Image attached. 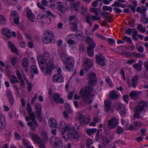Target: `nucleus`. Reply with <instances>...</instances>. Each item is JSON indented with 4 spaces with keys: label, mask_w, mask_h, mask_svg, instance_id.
Returning <instances> with one entry per match:
<instances>
[{
    "label": "nucleus",
    "mask_w": 148,
    "mask_h": 148,
    "mask_svg": "<svg viewBox=\"0 0 148 148\" xmlns=\"http://www.w3.org/2000/svg\"><path fill=\"white\" fill-rule=\"evenodd\" d=\"M6 125L5 118L0 112V129H3Z\"/></svg>",
    "instance_id": "nucleus-23"
},
{
    "label": "nucleus",
    "mask_w": 148,
    "mask_h": 148,
    "mask_svg": "<svg viewBox=\"0 0 148 148\" xmlns=\"http://www.w3.org/2000/svg\"><path fill=\"white\" fill-rule=\"evenodd\" d=\"M58 9L62 13L65 12L66 10H68L69 8L66 6V3L61 2H58Z\"/></svg>",
    "instance_id": "nucleus-17"
},
{
    "label": "nucleus",
    "mask_w": 148,
    "mask_h": 148,
    "mask_svg": "<svg viewBox=\"0 0 148 148\" xmlns=\"http://www.w3.org/2000/svg\"><path fill=\"white\" fill-rule=\"evenodd\" d=\"M70 126V125L67 124L65 121H61L59 123V127L60 129H62V134L63 137L66 140V137L64 134L66 132L68 131V129Z\"/></svg>",
    "instance_id": "nucleus-7"
},
{
    "label": "nucleus",
    "mask_w": 148,
    "mask_h": 148,
    "mask_svg": "<svg viewBox=\"0 0 148 148\" xmlns=\"http://www.w3.org/2000/svg\"><path fill=\"white\" fill-rule=\"evenodd\" d=\"M50 143L55 148H62L63 143L60 138L52 136L50 140Z\"/></svg>",
    "instance_id": "nucleus-5"
},
{
    "label": "nucleus",
    "mask_w": 148,
    "mask_h": 148,
    "mask_svg": "<svg viewBox=\"0 0 148 148\" xmlns=\"http://www.w3.org/2000/svg\"><path fill=\"white\" fill-rule=\"evenodd\" d=\"M123 54L126 55V57L130 58L132 56V53L126 52L123 53Z\"/></svg>",
    "instance_id": "nucleus-63"
},
{
    "label": "nucleus",
    "mask_w": 148,
    "mask_h": 148,
    "mask_svg": "<svg viewBox=\"0 0 148 148\" xmlns=\"http://www.w3.org/2000/svg\"><path fill=\"white\" fill-rule=\"evenodd\" d=\"M147 8L145 6H143L141 8V10L140 12L141 14L144 15V14L145 12L147 10Z\"/></svg>",
    "instance_id": "nucleus-55"
},
{
    "label": "nucleus",
    "mask_w": 148,
    "mask_h": 148,
    "mask_svg": "<svg viewBox=\"0 0 148 148\" xmlns=\"http://www.w3.org/2000/svg\"><path fill=\"white\" fill-rule=\"evenodd\" d=\"M86 41L88 43H89V45H92L93 44H95L92 39L90 37H88L86 38Z\"/></svg>",
    "instance_id": "nucleus-45"
},
{
    "label": "nucleus",
    "mask_w": 148,
    "mask_h": 148,
    "mask_svg": "<svg viewBox=\"0 0 148 148\" xmlns=\"http://www.w3.org/2000/svg\"><path fill=\"white\" fill-rule=\"evenodd\" d=\"M134 125L135 127H138L141 126L142 124L140 121H136L134 122Z\"/></svg>",
    "instance_id": "nucleus-47"
},
{
    "label": "nucleus",
    "mask_w": 148,
    "mask_h": 148,
    "mask_svg": "<svg viewBox=\"0 0 148 148\" xmlns=\"http://www.w3.org/2000/svg\"><path fill=\"white\" fill-rule=\"evenodd\" d=\"M97 131L95 128L88 129L87 130V133L89 135L93 134Z\"/></svg>",
    "instance_id": "nucleus-40"
},
{
    "label": "nucleus",
    "mask_w": 148,
    "mask_h": 148,
    "mask_svg": "<svg viewBox=\"0 0 148 148\" xmlns=\"http://www.w3.org/2000/svg\"><path fill=\"white\" fill-rule=\"evenodd\" d=\"M102 9L104 11L108 10L110 12H111L112 10V7H108L106 5L103 6L102 7Z\"/></svg>",
    "instance_id": "nucleus-49"
},
{
    "label": "nucleus",
    "mask_w": 148,
    "mask_h": 148,
    "mask_svg": "<svg viewBox=\"0 0 148 148\" xmlns=\"http://www.w3.org/2000/svg\"><path fill=\"white\" fill-rule=\"evenodd\" d=\"M146 29V27H143L142 25L141 24H139L137 27V29L140 31V32L142 33H144L145 32Z\"/></svg>",
    "instance_id": "nucleus-38"
},
{
    "label": "nucleus",
    "mask_w": 148,
    "mask_h": 148,
    "mask_svg": "<svg viewBox=\"0 0 148 148\" xmlns=\"http://www.w3.org/2000/svg\"><path fill=\"white\" fill-rule=\"evenodd\" d=\"M119 95L117 94L114 91H112L110 92V97L112 100L117 99L119 97Z\"/></svg>",
    "instance_id": "nucleus-31"
},
{
    "label": "nucleus",
    "mask_w": 148,
    "mask_h": 148,
    "mask_svg": "<svg viewBox=\"0 0 148 148\" xmlns=\"http://www.w3.org/2000/svg\"><path fill=\"white\" fill-rule=\"evenodd\" d=\"M84 69L86 71H88L93 65V62L92 60L88 59H87L84 61Z\"/></svg>",
    "instance_id": "nucleus-20"
},
{
    "label": "nucleus",
    "mask_w": 148,
    "mask_h": 148,
    "mask_svg": "<svg viewBox=\"0 0 148 148\" xmlns=\"http://www.w3.org/2000/svg\"><path fill=\"white\" fill-rule=\"evenodd\" d=\"M46 13L48 15L47 16H49H49H51L54 19L56 17V16L55 15H54L49 11H47Z\"/></svg>",
    "instance_id": "nucleus-59"
},
{
    "label": "nucleus",
    "mask_w": 148,
    "mask_h": 148,
    "mask_svg": "<svg viewBox=\"0 0 148 148\" xmlns=\"http://www.w3.org/2000/svg\"><path fill=\"white\" fill-rule=\"evenodd\" d=\"M110 141L107 137H103V146L105 147H107Z\"/></svg>",
    "instance_id": "nucleus-36"
},
{
    "label": "nucleus",
    "mask_w": 148,
    "mask_h": 148,
    "mask_svg": "<svg viewBox=\"0 0 148 148\" xmlns=\"http://www.w3.org/2000/svg\"><path fill=\"white\" fill-rule=\"evenodd\" d=\"M60 57L63 63L66 65L65 67L66 69L69 71L72 70L75 64L74 58L71 56L67 57L66 55L63 53H61Z\"/></svg>",
    "instance_id": "nucleus-3"
},
{
    "label": "nucleus",
    "mask_w": 148,
    "mask_h": 148,
    "mask_svg": "<svg viewBox=\"0 0 148 148\" xmlns=\"http://www.w3.org/2000/svg\"><path fill=\"white\" fill-rule=\"evenodd\" d=\"M118 123V120L115 118H112L109 120L108 122V128L112 129L115 128L117 125Z\"/></svg>",
    "instance_id": "nucleus-9"
},
{
    "label": "nucleus",
    "mask_w": 148,
    "mask_h": 148,
    "mask_svg": "<svg viewBox=\"0 0 148 148\" xmlns=\"http://www.w3.org/2000/svg\"><path fill=\"white\" fill-rule=\"evenodd\" d=\"M67 134L66 135V140L65 139V140H67V139L71 140L72 139H77L80 136L79 133L78 132H75L74 128L72 127L71 125L69 127L68 130Z\"/></svg>",
    "instance_id": "nucleus-6"
},
{
    "label": "nucleus",
    "mask_w": 148,
    "mask_h": 148,
    "mask_svg": "<svg viewBox=\"0 0 148 148\" xmlns=\"http://www.w3.org/2000/svg\"><path fill=\"white\" fill-rule=\"evenodd\" d=\"M54 39V37L52 32L49 30L45 31L42 38V42L45 44L50 43Z\"/></svg>",
    "instance_id": "nucleus-4"
},
{
    "label": "nucleus",
    "mask_w": 148,
    "mask_h": 148,
    "mask_svg": "<svg viewBox=\"0 0 148 148\" xmlns=\"http://www.w3.org/2000/svg\"><path fill=\"white\" fill-rule=\"evenodd\" d=\"M17 59L15 57L12 58L11 60V62L13 66H14L17 62Z\"/></svg>",
    "instance_id": "nucleus-54"
},
{
    "label": "nucleus",
    "mask_w": 148,
    "mask_h": 148,
    "mask_svg": "<svg viewBox=\"0 0 148 148\" xmlns=\"http://www.w3.org/2000/svg\"><path fill=\"white\" fill-rule=\"evenodd\" d=\"M41 134L42 136V137L43 139V140L44 141H47L48 136L47 135L46 132L45 131H43L41 132Z\"/></svg>",
    "instance_id": "nucleus-39"
},
{
    "label": "nucleus",
    "mask_w": 148,
    "mask_h": 148,
    "mask_svg": "<svg viewBox=\"0 0 148 148\" xmlns=\"http://www.w3.org/2000/svg\"><path fill=\"white\" fill-rule=\"evenodd\" d=\"M105 80L110 87L113 86V84L111 82L110 77L108 76H107L106 77Z\"/></svg>",
    "instance_id": "nucleus-50"
},
{
    "label": "nucleus",
    "mask_w": 148,
    "mask_h": 148,
    "mask_svg": "<svg viewBox=\"0 0 148 148\" xmlns=\"http://www.w3.org/2000/svg\"><path fill=\"white\" fill-rule=\"evenodd\" d=\"M78 23V21L76 20L74 22H71L69 23V24L71 25V29L73 31L77 32L78 29L77 24Z\"/></svg>",
    "instance_id": "nucleus-25"
},
{
    "label": "nucleus",
    "mask_w": 148,
    "mask_h": 148,
    "mask_svg": "<svg viewBox=\"0 0 148 148\" xmlns=\"http://www.w3.org/2000/svg\"><path fill=\"white\" fill-rule=\"evenodd\" d=\"M116 106L118 109H119L121 115L123 116H125L126 115L125 109V106L123 104L117 103Z\"/></svg>",
    "instance_id": "nucleus-19"
},
{
    "label": "nucleus",
    "mask_w": 148,
    "mask_h": 148,
    "mask_svg": "<svg viewBox=\"0 0 148 148\" xmlns=\"http://www.w3.org/2000/svg\"><path fill=\"white\" fill-rule=\"evenodd\" d=\"M96 59L97 63L101 66H103L105 64V58L101 54H98L96 55Z\"/></svg>",
    "instance_id": "nucleus-13"
},
{
    "label": "nucleus",
    "mask_w": 148,
    "mask_h": 148,
    "mask_svg": "<svg viewBox=\"0 0 148 148\" xmlns=\"http://www.w3.org/2000/svg\"><path fill=\"white\" fill-rule=\"evenodd\" d=\"M124 131V129L123 128L121 127L120 126L117 127V133L118 134H120Z\"/></svg>",
    "instance_id": "nucleus-53"
},
{
    "label": "nucleus",
    "mask_w": 148,
    "mask_h": 148,
    "mask_svg": "<svg viewBox=\"0 0 148 148\" xmlns=\"http://www.w3.org/2000/svg\"><path fill=\"white\" fill-rule=\"evenodd\" d=\"M28 88V90L29 92H31L32 90V88L33 87V85L31 83H27Z\"/></svg>",
    "instance_id": "nucleus-62"
},
{
    "label": "nucleus",
    "mask_w": 148,
    "mask_h": 148,
    "mask_svg": "<svg viewBox=\"0 0 148 148\" xmlns=\"http://www.w3.org/2000/svg\"><path fill=\"white\" fill-rule=\"evenodd\" d=\"M1 32L2 34L8 38H10L11 37V32L9 28L6 27L3 29L1 30Z\"/></svg>",
    "instance_id": "nucleus-24"
},
{
    "label": "nucleus",
    "mask_w": 148,
    "mask_h": 148,
    "mask_svg": "<svg viewBox=\"0 0 148 148\" xmlns=\"http://www.w3.org/2000/svg\"><path fill=\"white\" fill-rule=\"evenodd\" d=\"M38 19L41 20L43 23L49 24L51 23V21L50 17L46 14L42 15L41 16L38 15L37 17Z\"/></svg>",
    "instance_id": "nucleus-15"
},
{
    "label": "nucleus",
    "mask_w": 148,
    "mask_h": 148,
    "mask_svg": "<svg viewBox=\"0 0 148 148\" xmlns=\"http://www.w3.org/2000/svg\"><path fill=\"white\" fill-rule=\"evenodd\" d=\"M75 20V21L77 20L78 21V19L77 18H76L75 16L72 15L70 16L69 18V20L70 21V22H72L73 21Z\"/></svg>",
    "instance_id": "nucleus-58"
},
{
    "label": "nucleus",
    "mask_w": 148,
    "mask_h": 148,
    "mask_svg": "<svg viewBox=\"0 0 148 148\" xmlns=\"http://www.w3.org/2000/svg\"><path fill=\"white\" fill-rule=\"evenodd\" d=\"M87 79L88 83L92 86H85L81 88L79 92V95L83 102L89 105L93 101V95L91 94L93 90V86L97 84V79L96 73L94 72H90L88 74Z\"/></svg>",
    "instance_id": "nucleus-1"
},
{
    "label": "nucleus",
    "mask_w": 148,
    "mask_h": 148,
    "mask_svg": "<svg viewBox=\"0 0 148 148\" xmlns=\"http://www.w3.org/2000/svg\"><path fill=\"white\" fill-rule=\"evenodd\" d=\"M10 16L11 18L13 19L18 16L17 12L14 10L12 11L11 12Z\"/></svg>",
    "instance_id": "nucleus-46"
},
{
    "label": "nucleus",
    "mask_w": 148,
    "mask_h": 148,
    "mask_svg": "<svg viewBox=\"0 0 148 148\" xmlns=\"http://www.w3.org/2000/svg\"><path fill=\"white\" fill-rule=\"evenodd\" d=\"M64 107L68 113L71 112V108L69 103H65L64 104Z\"/></svg>",
    "instance_id": "nucleus-43"
},
{
    "label": "nucleus",
    "mask_w": 148,
    "mask_h": 148,
    "mask_svg": "<svg viewBox=\"0 0 148 148\" xmlns=\"http://www.w3.org/2000/svg\"><path fill=\"white\" fill-rule=\"evenodd\" d=\"M5 21V19L4 16L2 15H0V23H3Z\"/></svg>",
    "instance_id": "nucleus-61"
},
{
    "label": "nucleus",
    "mask_w": 148,
    "mask_h": 148,
    "mask_svg": "<svg viewBox=\"0 0 148 148\" xmlns=\"http://www.w3.org/2000/svg\"><path fill=\"white\" fill-rule=\"evenodd\" d=\"M79 5V3H75L73 4V8L75 11H77L78 10V8Z\"/></svg>",
    "instance_id": "nucleus-56"
},
{
    "label": "nucleus",
    "mask_w": 148,
    "mask_h": 148,
    "mask_svg": "<svg viewBox=\"0 0 148 148\" xmlns=\"http://www.w3.org/2000/svg\"><path fill=\"white\" fill-rule=\"evenodd\" d=\"M40 67L42 73L46 75H51L54 67L53 60L50 58V55L48 52L43 55H40L38 58Z\"/></svg>",
    "instance_id": "nucleus-2"
},
{
    "label": "nucleus",
    "mask_w": 148,
    "mask_h": 148,
    "mask_svg": "<svg viewBox=\"0 0 148 148\" xmlns=\"http://www.w3.org/2000/svg\"><path fill=\"white\" fill-rule=\"evenodd\" d=\"M86 22L89 24L90 26H92V23L91 21L90 20H95L97 21L100 19L101 18L100 17L95 15H91L89 14H88L86 16Z\"/></svg>",
    "instance_id": "nucleus-11"
},
{
    "label": "nucleus",
    "mask_w": 148,
    "mask_h": 148,
    "mask_svg": "<svg viewBox=\"0 0 148 148\" xmlns=\"http://www.w3.org/2000/svg\"><path fill=\"white\" fill-rule=\"evenodd\" d=\"M36 123L37 124V126H36L34 124V123L32 121H29L27 123V125L31 127L30 129L32 131H34L36 130V127L38 126V125L36 121Z\"/></svg>",
    "instance_id": "nucleus-34"
},
{
    "label": "nucleus",
    "mask_w": 148,
    "mask_h": 148,
    "mask_svg": "<svg viewBox=\"0 0 148 148\" xmlns=\"http://www.w3.org/2000/svg\"><path fill=\"white\" fill-rule=\"evenodd\" d=\"M27 109L29 113V116L31 119L35 124L36 126H37V124L36 123V120L35 119V116L34 113L33 112L32 108L30 103H29L27 105Z\"/></svg>",
    "instance_id": "nucleus-8"
},
{
    "label": "nucleus",
    "mask_w": 148,
    "mask_h": 148,
    "mask_svg": "<svg viewBox=\"0 0 148 148\" xmlns=\"http://www.w3.org/2000/svg\"><path fill=\"white\" fill-rule=\"evenodd\" d=\"M93 140L90 139H88L86 141V146L87 147H89L93 143Z\"/></svg>",
    "instance_id": "nucleus-44"
},
{
    "label": "nucleus",
    "mask_w": 148,
    "mask_h": 148,
    "mask_svg": "<svg viewBox=\"0 0 148 148\" xmlns=\"http://www.w3.org/2000/svg\"><path fill=\"white\" fill-rule=\"evenodd\" d=\"M14 136L15 138L18 140H20L21 139V136L20 135L16 132L14 133Z\"/></svg>",
    "instance_id": "nucleus-51"
},
{
    "label": "nucleus",
    "mask_w": 148,
    "mask_h": 148,
    "mask_svg": "<svg viewBox=\"0 0 148 148\" xmlns=\"http://www.w3.org/2000/svg\"><path fill=\"white\" fill-rule=\"evenodd\" d=\"M96 45L93 44L92 45H89L88 47L87 51L88 54L90 57H92L93 55V49L95 47Z\"/></svg>",
    "instance_id": "nucleus-27"
},
{
    "label": "nucleus",
    "mask_w": 148,
    "mask_h": 148,
    "mask_svg": "<svg viewBox=\"0 0 148 148\" xmlns=\"http://www.w3.org/2000/svg\"><path fill=\"white\" fill-rule=\"evenodd\" d=\"M32 137L34 142L39 144L40 148H45V146L44 144V141L40 138L37 134H33Z\"/></svg>",
    "instance_id": "nucleus-10"
},
{
    "label": "nucleus",
    "mask_w": 148,
    "mask_h": 148,
    "mask_svg": "<svg viewBox=\"0 0 148 148\" xmlns=\"http://www.w3.org/2000/svg\"><path fill=\"white\" fill-rule=\"evenodd\" d=\"M142 62L141 61H139L138 63L134 64L132 66L133 68L137 71H140L142 70Z\"/></svg>",
    "instance_id": "nucleus-29"
},
{
    "label": "nucleus",
    "mask_w": 148,
    "mask_h": 148,
    "mask_svg": "<svg viewBox=\"0 0 148 148\" xmlns=\"http://www.w3.org/2000/svg\"><path fill=\"white\" fill-rule=\"evenodd\" d=\"M134 127V125H130L128 129L130 131L135 130H136V128Z\"/></svg>",
    "instance_id": "nucleus-64"
},
{
    "label": "nucleus",
    "mask_w": 148,
    "mask_h": 148,
    "mask_svg": "<svg viewBox=\"0 0 148 148\" xmlns=\"http://www.w3.org/2000/svg\"><path fill=\"white\" fill-rule=\"evenodd\" d=\"M52 80L54 83L62 82L64 81V79L60 74H58L53 76Z\"/></svg>",
    "instance_id": "nucleus-16"
},
{
    "label": "nucleus",
    "mask_w": 148,
    "mask_h": 148,
    "mask_svg": "<svg viewBox=\"0 0 148 148\" xmlns=\"http://www.w3.org/2000/svg\"><path fill=\"white\" fill-rule=\"evenodd\" d=\"M31 71L32 73L35 74H38V70L37 67L35 65H32L31 67Z\"/></svg>",
    "instance_id": "nucleus-35"
},
{
    "label": "nucleus",
    "mask_w": 148,
    "mask_h": 148,
    "mask_svg": "<svg viewBox=\"0 0 148 148\" xmlns=\"http://www.w3.org/2000/svg\"><path fill=\"white\" fill-rule=\"evenodd\" d=\"M53 99L55 102L57 103H63L64 101L62 98H60L59 95L58 93H55L53 95Z\"/></svg>",
    "instance_id": "nucleus-21"
},
{
    "label": "nucleus",
    "mask_w": 148,
    "mask_h": 148,
    "mask_svg": "<svg viewBox=\"0 0 148 148\" xmlns=\"http://www.w3.org/2000/svg\"><path fill=\"white\" fill-rule=\"evenodd\" d=\"M6 94L8 98L13 97L11 91L9 90H7L6 92Z\"/></svg>",
    "instance_id": "nucleus-60"
},
{
    "label": "nucleus",
    "mask_w": 148,
    "mask_h": 148,
    "mask_svg": "<svg viewBox=\"0 0 148 148\" xmlns=\"http://www.w3.org/2000/svg\"><path fill=\"white\" fill-rule=\"evenodd\" d=\"M111 6L115 7H121L124 8L125 6V5L124 4L120 3L118 1H115L114 3Z\"/></svg>",
    "instance_id": "nucleus-37"
},
{
    "label": "nucleus",
    "mask_w": 148,
    "mask_h": 148,
    "mask_svg": "<svg viewBox=\"0 0 148 148\" xmlns=\"http://www.w3.org/2000/svg\"><path fill=\"white\" fill-rule=\"evenodd\" d=\"M8 45L9 48L11 49L12 52L16 54L18 53L17 48L14 47V45L10 42H8Z\"/></svg>",
    "instance_id": "nucleus-30"
},
{
    "label": "nucleus",
    "mask_w": 148,
    "mask_h": 148,
    "mask_svg": "<svg viewBox=\"0 0 148 148\" xmlns=\"http://www.w3.org/2000/svg\"><path fill=\"white\" fill-rule=\"evenodd\" d=\"M79 117V120L80 121V123L81 125H82L83 124V121H84V117L83 114L81 113H79L78 114Z\"/></svg>",
    "instance_id": "nucleus-42"
},
{
    "label": "nucleus",
    "mask_w": 148,
    "mask_h": 148,
    "mask_svg": "<svg viewBox=\"0 0 148 148\" xmlns=\"http://www.w3.org/2000/svg\"><path fill=\"white\" fill-rule=\"evenodd\" d=\"M132 3L134 5L133 6H132V5H128V7L131 8L132 12H135L136 11V7L137 5V3L136 1H132Z\"/></svg>",
    "instance_id": "nucleus-33"
},
{
    "label": "nucleus",
    "mask_w": 148,
    "mask_h": 148,
    "mask_svg": "<svg viewBox=\"0 0 148 148\" xmlns=\"http://www.w3.org/2000/svg\"><path fill=\"white\" fill-rule=\"evenodd\" d=\"M123 40H125L127 42L129 43L132 44V40L130 37H128L127 36H125L124 37Z\"/></svg>",
    "instance_id": "nucleus-48"
},
{
    "label": "nucleus",
    "mask_w": 148,
    "mask_h": 148,
    "mask_svg": "<svg viewBox=\"0 0 148 148\" xmlns=\"http://www.w3.org/2000/svg\"><path fill=\"white\" fill-rule=\"evenodd\" d=\"M90 10L91 12H94L96 15L98 16L99 15V13L97 11V8H91L90 9Z\"/></svg>",
    "instance_id": "nucleus-52"
},
{
    "label": "nucleus",
    "mask_w": 148,
    "mask_h": 148,
    "mask_svg": "<svg viewBox=\"0 0 148 148\" xmlns=\"http://www.w3.org/2000/svg\"><path fill=\"white\" fill-rule=\"evenodd\" d=\"M137 94L136 92L135 91L131 92L130 93V96L131 98H134L136 97L137 95Z\"/></svg>",
    "instance_id": "nucleus-57"
},
{
    "label": "nucleus",
    "mask_w": 148,
    "mask_h": 148,
    "mask_svg": "<svg viewBox=\"0 0 148 148\" xmlns=\"http://www.w3.org/2000/svg\"><path fill=\"white\" fill-rule=\"evenodd\" d=\"M35 107L37 114L38 119L39 122H41L42 121L41 106L39 103H37L35 104Z\"/></svg>",
    "instance_id": "nucleus-12"
},
{
    "label": "nucleus",
    "mask_w": 148,
    "mask_h": 148,
    "mask_svg": "<svg viewBox=\"0 0 148 148\" xmlns=\"http://www.w3.org/2000/svg\"><path fill=\"white\" fill-rule=\"evenodd\" d=\"M22 66L25 68V71L27 72L28 71L27 68L29 66V62L28 60L26 58L23 59L22 61Z\"/></svg>",
    "instance_id": "nucleus-28"
},
{
    "label": "nucleus",
    "mask_w": 148,
    "mask_h": 148,
    "mask_svg": "<svg viewBox=\"0 0 148 148\" xmlns=\"http://www.w3.org/2000/svg\"><path fill=\"white\" fill-rule=\"evenodd\" d=\"M49 124L51 127L57 128L58 125L56 120L53 117L51 118L49 121Z\"/></svg>",
    "instance_id": "nucleus-22"
},
{
    "label": "nucleus",
    "mask_w": 148,
    "mask_h": 148,
    "mask_svg": "<svg viewBox=\"0 0 148 148\" xmlns=\"http://www.w3.org/2000/svg\"><path fill=\"white\" fill-rule=\"evenodd\" d=\"M26 12L27 16L28 18L32 22H34V19L35 18V15L28 7L26 8Z\"/></svg>",
    "instance_id": "nucleus-18"
},
{
    "label": "nucleus",
    "mask_w": 148,
    "mask_h": 148,
    "mask_svg": "<svg viewBox=\"0 0 148 148\" xmlns=\"http://www.w3.org/2000/svg\"><path fill=\"white\" fill-rule=\"evenodd\" d=\"M147 102L145 101H140L139 105L137 106L136 108L135 111L136 112L140 113L143 110H144V108L146 106Z\"/></svg>",
    "instance_id": "nucleus-14"
},
{
    "label": "nucleus",
    "mask_w": 148,
    "mask_h": 148,
    "mask_svg": "<svg viewBox=\"0 0 148 148\" xmlns=\"http://www.w3.org/2000/svg\"><path fill=\"white\" fill-rule=\"evenodd\" d=\"M111 102L108 100H107L104 101L105 111L107 113L111 108Z\"/></svg>",
    "instance_id": "nucleus-32"
},
{
    "label": "nucleus",
    "mask_w": 148,
    "mask_h": 148,
    "mask_svg": "<svg viewBox=\"0 0 148 148\" xmlns=\"http://www.w3.org/2000/svg\"><path fill=\"white\" fill-rule=\"evenodd\" d=\"M10 81L11 83L12 84L16 82L17 83L19 82V81L18 80L17 78L14 75H12V77L10 78Z\"/></svg>",
    "instance_id": "nucleus-41"
},
{
    "label": "nucleus",
    "mask_w": 148,
    "mask_h": 148,
    "mask_svg": "<svg viewBox=\"0 0 148 148\" xmlns=\"http://www.w3.org/2000/svg\"><path fill=\"white\" fill-rule=\"evenodd\" d=\"M138 75L134 76L131 79V85L133 88H135L138 84Z\"/></svg>",
    "instance_id": "nucleus-26"
}]
</instances>
